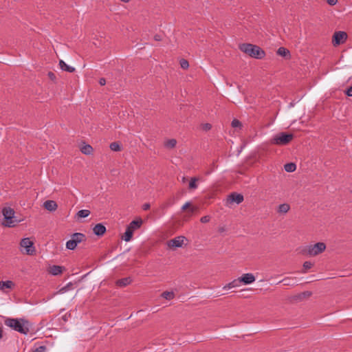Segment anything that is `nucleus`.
Returning a JSON list of instances; mask_svg holds the SVG:
<instances>
[{
    "label": "nucleus",
    "instance_id": "nucleus-43",
    "mask_svg": "<svg viewBox=\"0 0 352 352\" xmlns=\"http://www.w3.org/2000/svg\"><path fill=\"white\" fill-rule=\"evenodd\" d=\"M71 316V314L70 313H67L65 314L63 317H62V319L65 321V322H67L68 320V318Z\"/></svg>",
    "mask_w": 352,
    "mask_h": 352
},
{
    "label": "nucleus",
    "instance_id": "nucleus-4",
    "mask_svg": "<svg viewBox=\"0 0 352 352\" xmlns=\"http://www.w3.org/2000/svg\"><path fill=\"white\" fill-rule=\"evenodd\" d=\"M325 249V243L323 242H318L314 245H309L303 247L300 250V253L305 256H315L323 252Z\"/></svg>",
    "mask_w": 352,
    "mask_h": 352
},
{
    "label": "nucleus",
    "instance_id": "nucleus-14",
    "mask_svg": "<svg viewBox=\"0 0 352 352\" xmlns=\"http://www.w3.org/2000/svg\"><path fill=\"white\" fill-rule=\"evenodd\" d=\"M142 223H143L142 219L141 218H138L135 220H133L127 226V227H129L131 230H132L134 232L135 230L139 229L141 227V226L142 225Z\"/></svg>",
    "mask_w": 352,
    "mask_h": 352
},
{
    "label": "nucleus",
    "instance_id": "nucleus-18",
    "mask_svg": "<svg viewBox=\"0 0 352 352\" xmlns=\"http://www.w3.org/2000/svg\"><path fill=\"white\" fill-rule=\"evenodd\" d=\"M277 54L284 57L286 59L290 58V52L289 51L283 47H280L277 50Z\"/></svg>",
    "mask_w": 352,
    "mask_h": 352
},
{
    "label": "nucleus",
    "instance_id": "nucleus-10",
    "mask_svg": "<svg viewBox=\"0 0 352 352\" xmlns=\"http://www.w3.org/2000/svg\"><path fill=\"white\" fill-rule=\"evenodd\" d=\"M244 198L241 194L237 192H232L228 197V202L229 203H236L237 204L243 202Z\"/></svg>",
    "mask_w": 352,
    "mask_h": 352
},
{
    "label": "nucleus",
    "instance_id": "nucleus-1",
    "mask_svg": "<svg viewBox=\"0 0 352 352\" xmlns=\"http://www.w3.org/2000/svg\"><path fill=\"white\" fill-rule=\"evenodd\" d=\"M4 324L13 330L27 335L30 332V322L25 318H7L4 320Z\"/></svg>",
    "mask_w": 352,
    "mask_h": 352
},
{
    "label": "nucleus",
    "instance_id": "nucleus-26",
    "mask_svg": "<svg viewBox=\"0 0 352 352\" xmlns=\"http://www.w3.org/2000/svg\"><path fill=\"white\" fill-rule=\"evenodd\" d=\"M294 279L295 278H294L286 277L283 278L282 280H280L279 283H283V285L285 286H294L296 285L294 281Z\"/></svg>",
    "mask_w": 352,
    "mask_h": 352
},
{
    "label": "nucleus",
    "instance_id": "nucleus-21",
    "mask_svg": "<svg viewBox=\"0 0 352 352\" xmlns=\"http://www.w3.org/2000/svg\"><path fill=\"white\" fill-rule=\"evenodd\" d=\"M241 284V283L240 282L239 278H238L236 279H234L232 282L228 283L227 285H226L223 287V289H232V288L237 287L240 286Z\"/></svg>",
    "mask_w": 352,
    "mask_h": 352
},
{
    "label": "nucleus",
    "instance_id": "nucleus-28",
    "mask_svg": "<svg viewBox=\"0 0 352 352\" xmlns=\"http://www.w3.org/2000/svg\"><path fill=\"white\" fill-rule=\"evenodd\" d=\"M109 148L113 151H120L122 146L118 142H113L110 144Z\"/></svg>",
    "mask_w": 352,
    "mask_h": 352
},
{
    "label": "nucleus",
    "instance_id": "nucleus-19",
    "mask_svg": "<svg viewBox=\"0 0 352 352\" xmlns=\"http://www.w3.org/2000/svg\"><path fill=\"white\" fill-rule=\"evenodd\" d=\"M59 66L63 71H66L69 73L75 72L74 67L67 65L63 60H59Z\"/></svg>",
    "mask_w": 352,
    "mask_h": 352
},
{
    "label": "nucleus",
    "instance_id": "nucleus-38",
    "mask_svg": "<svg viewBox=\"0 0 352 352\" xmlns=\"http://www.w3.org/2000/svg\"><path fill=\"white\" fill-rule=\"evenodd\" d=\"M212 128V125L209 123H206L202 125V129L204 131H209Z\"/></svg>",
    "mask_w": 352,
    "mask_h": 352
},
{
    "label": "nucleus",
    "instance_id": "nucleus-13",
    "mask_svg": "<svg viewBox=\"0 0 352 352\" xmlns=\"http://www.w3.org/2000/svg\"><path fill=\"white\" fill-rule=\"evenodd\" d=\"M107 231L106 227L101 223H97L93 228L94 234L98 236H103Z\"/></svg>",
    "mask_w": 352,
    "mask_h": 352
},
{
    "label": "nucleus",
    "instance_id": "nucleus-33",
    "mask_svg": "<svg viewBox=\"0 0 352 352\" xmlns=\"http://www.w3.org/2000/svg\"><path fill=\"white\" fill-rule=\"evenodd\" d=\"M231 126L233 127V128H239L241 129V126H242V123L237 119H234L232 121V123H231Z\"/></svg>",
    "mask_w": 352,
    "mask_h": 352
},
{
    "label": "nucleus",
    "instance_id": "nucleus-25",
    "mask_svg": "<svg viewBox=\"0 0 352 352\" xmlns=\"http://www.w3.org/2000/svg\"><path fill=\"white\" fill-rule=\"evenodd\" d=\"M199 180V177H192L190 180L189 184H188V189L192 190H195L197 188V182Z\"/></svg>",
    "mask_w": 352,
    "mask_h": 352
},
{
    "label": "nucleus",
    "instance_id": "nucleus-49",
    "mask_svg": "<svg viewBox=\"0 0 352 352\" xmlns=\"http://www.w3.org/2000/svg\"><path fill=\"white\" fill-rule=\"evenodd\" d=\"M194 210H195V209H194L193 208H190V212H194Z\"/></svg>",
    "mask_w": 352,
    "mask_h": 352
},
{
    "label": "nucleus",
    "instance_id": "nucleus-44",
    "mask_svg": "<svg viewBox=\"0 0 352 352\" xmlns=\"http://www.w3.org/2000/svg\"><path fill=\"white\" fill-rule=\"evenodd\" d=\"M327 1L330 6H334L337 3L338 0H327Z\"/></svg>",
    "mask_w": 352,
    "mask_h": 352
},
{
    "label": "nucleus",
    "instance_id": "nucleus-35",
    "mask_svg": "<svg viewBox=\"0 0 352 352\" xmlns=\"http://www.w3.org/2000/svg\"><path fill=\"white\" fill-rule=\"evenodd\" d=\"M176 144L177 141L175 139H170L166 143V146L168 148H174Z\"/></svg>",
    "mask_w": 352,
    "mask_h": 352
},
{
    "label": "nucleus",
    "instance_id": "nucleus-23",
    "mask_svg": "<svg viewBox=\"0 0 352 352\" xmlns=\"http://www.w3.org/2000/svg\"><path fill=\"white\" fill-rule=\"evenodd\" d=\"M80 151L85 155H90L93 152V148L90 144H84L80 147Z\"/></svg>",
    "mask_w": 352,
    "mask_h": 352
},
{
    "label": "nucleus",
    "instance_id": "nucleus-3",
    "mask_svg": "<svg viewBox=\"0 0 352 352\" xmlns=\"http://www.w3.org/2000/svg\"><path fill=\"white\" fill-rule=\"evenodd\" d=\"M2 214L3 216V225L6 227L12 228L21 222L22 220L15 216L14 209L10 207H5L2 209Z\"/></svg>",
    "mask_w": 352,
    "mask_h": 352
},
{
    "label": "nucleus",
    "instance_id": "nucleus-29",
    "mask_svg": "<svg viewBox=\"0 0 352 352\" xmlns=\"http://www.w3.org/2000/svg\"><path fill=\"white\" fill-rule=\"evenodd\" d=\"M161 296L163 297L164 298L166 299V300H172L175 297V294L173 292H168V291H166V292H164L162 294H161Z\"/></svg>",
    "mask_w": 352,
    "mask_h": 352
},
{
    "label": "nucleus",
    "instance_id": "nucleus-6",
    "mask_svg": "<svg viewBox=\"0 0 352 352\" xmlns=\"http://www.w3.org/2000/svg\"><path fill=\"white\" fill-rule=\"evenodd\" d=\"M86 240L85 234L80 232H75L71 236V239L67 241L66 248L68 250H74L77 245Z\"/></svg>",
    "mask_w": 352,
    "mask_h": 352
},
{
    "label": "nucleus",
    "instance_id": "nucleus-17",
    "mask_svg": "<svg viewBox=\"0 0 352 352\" xmlns=\"http://www.w3.org/2000/svg\"><path fill=\"white\" fill-rule=\"evenodd\" d=\"M132 280L130 277H126L116 280V284L117 286L123 287L129 285L131 283Z\"/></svg>",
    "mask_w": 352,
    "mask_h": 352
},
{
    "label": "nucleus",
    "instance_id": "nucleus-47",
    "mask_svg": "<svg viewBox=\"0 0 352 352\" xmlns=\"http://www.w3.org/2000/svg\"><path fill=\"white\" fill-rule=\"evenodd\" d=\"M3 329L2 328L0 327V340L3 338Z\"/></svg>",
    "mask_w": 352,
    "mask_h": 352
},
{
    "label": "nucleus",
    "instance_id": "nucleus-34",
    "mask_svg": "<svg viewBox=\"0 0 352 352\" xmlns=\"http://www.w3.org/2000/svg\"><path fill=\"white\" fill-rule=\"evenodd\" d=\"M179 63H180V66L182 69H188L189 67L188 61L186 59H184V58L181 59Z\"/></svg>",
    "mask_w": 352,
    "mask_h": 352
},
{
    "label": "nucleus",
    "instance_id": "nucleus-20",
    "mask_svg": "<svg viewBox=\"0 0 352 352\" xmlns=\"http://www.w3.org/2000/svg\"><path fill=\"white\" fill-rule=\"evenodd\" d=\"M133 232H134L132 230H131L129 227H126V231L122 236V239L126 242L130 241L133 238Z\"/></svg>",
    "mask_w": 352,
    "mask_h": 352
},
{
    "label": "nucleus",
    "instance_id": "nucleus-24",
    "mask_svg": "<svg viewBox=\"0 0 352 352\" xmlns=\"http://www.w3.org/2000/svg\"><path fill=\"white\" fill-rule=\"evenodd\" d=\"M289 209L290 206L288 204H282L279 205L277 212L278 213L285 214L289 210Z\"/></svg>",
    "mask_w": 352,
    "mask_h": 352
},
{
    "label": "nucleus",
    "instance_id": "nucleus-30",
    "mask_svg": "<svg viewBox=\"0 0 352 352\" xmlns=\"http://www.w3.org/2000/svg\"><path fill=\"white\" fill-rule=\"evenodd\" d=\"M90 213L91 212L89 210H80L77 212L76 216L78 218H85L87 217Z\"/></svg>",
    "mask_w": 352,
    "mask_h": 352
},
{
    "label": "nucleus",
    "instance_id": "nucleus-37",
    "mask_svg": "<svg viewBox=\"0 0 352 352\" xmlns=\"http://www.w3.org/2000/svg\"><path fill=\"white\" fill-rule=\"evenodd\" d=\"M46 350L45 346H40L38 348H36L35 350L33 351V352H45Z\"/></svg>",
    "mask_w": 352,
    "mask_h": 352
},
{
    "label": "nucleus",
    "instance_id": "nucleus-46",
    "mask_svg": "<svg viewBox=\"0 0 352 352\" xmlns=\"http://www.w3.org/2000/svg\"><path fill=\"white\" fill-rule=\"evenodd\" d=\"M154 39H155V41H161V40H162V36H161V35H160V34H155V35L154 36Z\"/></svg>",
    "mask_w": 352,
    "mask_h": 352
},
{
    "label": "nucleus",
    "instance_id": "nucleus-5",
    "mask_svg": "<svg viewBox=\"0 0 352 352\" xmlns=\"http://www.w3.org/2000/svg\"><path fill=\"white\" fill-rule=\"evenodd\" d=\"M294 136L292 133L287 132H280L275 135L270 140L271 144L278 146L287 145Z\"/></svg>",
    "mask_w": 352,
    "mask_h": 352
},
{
    "label": "nucleus",
    "instance_id": "nucleus-39",
    "mask_svg": "<svg viewBox=\"0 0 352 352\" xmlns=\"http://www.w3.org/2000/svg\"><path fill=\"white\" fill-rule=\"evenodd\" d=\"M344 93L346 95H347L348 96H352V86L349 87V88H347L345 91H344Z\"/></svg>",
    "mask_w": 352,
    "mask_h": 352
},
{
    "label": "nucleus",
    "instance_id": "nucleus-8",
    "mask_svg": "<svg viewBox=\"0 0 352 352\" xmlns=\"http://www.w3.org/2000/svg\"><path fill=\"white\" fill-rule=\"evenodd\" d=\"M21 246L25 249L26 254L33 255L36 250L32 241L29 238L23 239L21 241Z\"/></svg>",
    "mask_w": 352,
    "mask_h": 352
},
{
    "label": "nucleus",
    "instance_id": "nucleus-40",
    "mask_svg": "<svg viewBox=\"0 0 352 352\" xmlns=\"http://www.w3.org/2000/svg\"><path fill=\"white\" fill-rule=\"evenodd\" d=\"M210 217L209 216H204L201 218L200 221L201 223H207L210 221Z\"/></svg>",
    "mask_w": 352,
    "mask_h": 352
},
{
    "label": "nucleus",
    "instance_id": "nucleus-45",
    "mask_svg": "<svg viewBox=\"0 0 352 352\" xmlns=\"http://www.w3.org/2000/svg\"><path fill=\"white\" fill-rule=\"evenodd\" d=\"M98 82L101 86H104L106 84V80L104 78H101L99 79Z\"/></svg>",
    "mask_w": 352,
    "mask_h": 352
},
{
    "label": "nucleus",
    "instance_id": "nucleus-27",
    "mask_svg": "<svg viewBox=\"0 0 352 352\" xmlns=\"http://www.w3.org/2000/svg\"><path fill=\"white\" fill-rule=\"evenodd\" d=\"M284 168H285V171H287L288 173H292L296 170V164H294L293 162L287 163V164H285Z\"/></svg>",
    "mask_w": 352,
    "mask_h": 352
},
{
    "label": "nucleus",
    "instance_id": "nucleus-2",
    "mask_svg": "<svg viewBox=\"0 0 352 352\" xmlns=\"http://www.w3.org/2000/svg\"><path fill=\"white\" fill-rule=\"evenodd\" d=\"M239 49L245 54L257 59H261L265 55L264 50H263L260 47L250 43L241 44L239 45Z\"/></svg>",
    "mask_w": 352,
    "mask_h": 352
},
{
    "label": "nucleus",
    "instance_id": "nucleus-42",
    "mask_svg": "<svg viewBox=\"0 0 352 352\" xmlns=\"http://www.w3.org/2000/svg\"><path fill=\"white\" fill-rule=\"evenodd\" d=\"M191 206V204L190 202H186L182 208V210H186L187 208Z\"/></svg>",
    "mask_w": 352,
    "mask_h": 352
},
{
    "label": "nucleus",
    "instance_id": "nucleus-22",
    "mask_svg": "<svg viewBox=\"0 0 352 352\" xmlns=\"http://www.w3.org/2000/svg\"><path fill=\"white\" fill-rule=\"evenodd\" d=\"M14 286V283L11 280L0 281V289L3 290L5 288L12 289Z\"/></svg>",
    "mask_w": 352,
    "mask_h": 352
},
{
    "label": "nucleus",
    "instance_id": "nucleus-12",
    "mask_svg": "<svg viewBox=\"0 0 352 352\" xmlns=\"http://www.w3.org/2000/svg\"><path fill=\"white\" fill-rule=\"evenodd\" d=\"M312 295V293L309 291L303 292L291 297V301H302L304 299L309 298Z\"/></svg>",
    "mask_w": 352,
    "mask_h": 352
},
{
    "label": "nucleus",
    "instance_id": "nucleus-36",
    "mask_svg": "<svg viewBox=\"0 0 352 352\" xmlns=\"http://www.w3.org/2000/svg\"><path fill=\"white\" fill-rule=\"evenodd\" d=\"M47 76H48L49 78L52 81H55L56 79L55 74L52 72H49L47 74Z\"/></svg>",
    "mask_w": 352,
    "mask_h": 352
},
{
    "label": "nucleus",
    "instance_id": "nucleus-16",
    "mask_svg": "<svg viewBox=\"0 0 352 352\" xmlns=\"http://www.w3.org/2000/svg\"><path fill=\"white\" fill-rule=\"evenodd\" d=\"M64 270V267L59 265H52L50 267L49 272L54 276H57L62 274Z\"/></svg>",
    "mask_w": 352,
    "mask_h": 352
},
{
    "label": "nucleus",
    "instance_id": "nucleus-48",
    "mask_svg": "<svg viewBox=\"0 0 352 352\" xmlns=\"http://www.w3.org/2000/svg\"><path fill=\"white\" fill-rule=\"evenodd\" d=\"M182 181L185 183L187 181V178L186 177H183Z\"/></svg>",
    "mask_w": 352,
    "mask_h": 352
},
{
    "label": "nucleus",
    "instance_id": "nucleus-41",
    "mask_svg": "<svg viewBox=\"0 0 352 352\" xmlns=\"http://www.w3.org/2000/svg\"><path fill=\"white\" fill-rule=\"evenodd\" d=\"M151 208V205L149 203H145L142 205V209L144 210H148V209H150Z\"/></svg>",
    "mask_w": 352,
    "mask_h": 352
},
{
    "label": "nucleus",
    "instance_id": "nucleus-31",
    "mask_svg": "<svg viewBox=\"0 0 352 352\" xmlns=\"http://www.w3.org/2000/svg\"><path fill=\"white\" fill-rule=\"evenodd\" d=\"M72 288H73V283H69L65 286H64L62 288H60L58 290V293L63 294V293L69 291V289H71Z\"/></svg>",
    "mask_w": 352,
    "mask_h": 352
},
{
    "label": "nucleus",
    "instance_id": "nucleus-9",
    "mask_svg": "<svg viewBox=\"0 0 352 352\" xmlns=\"http://www.w3.org/2000/svg\"><path fill=\"white\" fill-rule=\"evenodd\" d=\"M186 238L183 236H177L168 241V245L170 248H180L184 244Z\"/></svg>",
    "mask_w": 352,
    "mask_h": 352
},
{
    "label": "nucleus",
    "instance_id": "nucleus-7",
    "mask_svg": "<svg viewBox=\"0 0 352 352\" xmlns=\"http://www.w3.org/2000/svg\"><path fill=\"white\" fill-rule=\"evenodd\" d=\"M347 38V34L345 32L338 31L333 34L332 43L334 46L344 43Z\"/></svg>",
    "mask_w": 352,
    "mask_h": 352
},
{
    "label": "nucleus",
    "instance_id": "nucleus-11",
    "mask_svg": "<svg viewBox=\"0 0 352 352\" xmlns=\"http://www.w3.org/2000/svg\"><path fill=\"white\" fill-rule=\"evenodd\" d=\"M241 283L243 285H249L254 283L256 280L255 276L251 273L243 274L239 277Z\"/></svg>",
    "mask_w": 352,
    "mask_h": 352
},
{
    "label": "nucleus",
    "instance_id": "nucleus-32",
    "mask_svg": "<svg viewBox=\"0 0 352 352\" xmlns=\"http://www.w3.org/2000/svg\"><path fill=\"white\" fill-rule=\"evenodd\" d=\"M314 264L310 261H305L303 263V270L302 271V273H306L307 271L311 269L313 267Z\"/></svg>",
    "mask_w": 352,
    "mask_h": 352
},
{
    "label": "nucleus",
    "instance_id": "nucleus-15",
    "mask_svg": "<svg viewBox=\"0 0 352 352\" xmlns=\"http://www.w3.org/2000/svg\"><path fill=\"white\" fill-rule=\"evenodd\" d=\"M43 206L45 209L49 211H54L57 209L58 205L55 201L47 200L44 202Z\"/></svg>",
    "mask_w": 352,
    "mask_h": 352
}]
</instances>
